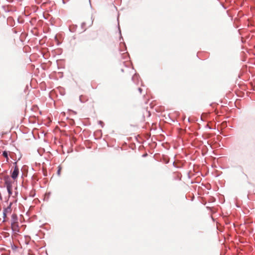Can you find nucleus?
Returning a JSON list of instances; mask_svg holds the SVG:
<instances>
[{"instance_id":"nucleus-2","label":"nucleus","mask_w":255,"mask_h":255,"mask_svg":"<svg viewBox=\"0 0 255 255\" xmlns=\"http://www.w3.org/2000/svg\"><path fill=\"white\" fill-rule=\"evenodd\" d=\"M4 181L6 186V188L9 194L12 193V181L8 175L4 177Z\"/></svg>"},{"instance_id":"nucleus-6","label":"nucleus","mask_w":255,"mask_h":255,"mask_svg":"<svg viewBox=\"0 0 255 255\" xmlns=\"http://www.w3.org/2000/svg\"><path fill=\"white\" fill-rule=\"evenodd\" d=\"M2 155H3L4 157H5L7 158V152H6V151H4V152H3V153H2Z\"/></svg>"},{"instance_id":"nucleus-5","label":"nucleus","mask_w":255,"mask_h":255,"mask_svg":"<svg viewBox=\"0 0 255 255\" xmlns=\"http://www.w3.org/2000/svg\"><path fill=\"white\" fill-rule=\"evenodd\" d=\"M61 167H58V170L57 171V174L58 175H60L61 174Z\"/></svg>"},{"instance_id":"nucleus-3","label":"nucleus","mask_w":255,"mask_h":255,"mask_svg":"<svg viewBox=\"0 0 255 255\" xmlns=\"http://www.w3.org/2000/svg\"><path fill=\"white\" fill-rule=\"evenodd\" d=\"M19 173V168L17 165L14 167V169L11 173V177L14 180L16 179Z\"/></svg>"},{"instance_id":"nucleus-4","label":"nucleus","mask_w":255,"mask_h":255,"mask_svg":"<svg viewBox=\"0 0 255 255\" xmlns=\"http://www.w3.org/2000/svg\"><path fill=\"white\" fill-rule=\"evenodd\" d=\"M11 212V208L10 207H8L6 209H5L3 211V216L4 218L6 217V214L8 213H10Z\"/></svg>"},{"instance_id":"nucleus-1","label":"nucleus","mask_w":255,"mask_h":255,"mask_svg":"<svg viewBox=\"0 0 255 255\" xmlns=\"http://www.w3.org/2000/svg\"><path fill=\"white\" fill-rule=\"evenodd\" d=\"M11 227L12 231L15 233L19 232V227L18 223L17 222V217L15 214L12 215V221L11 223Z\"/></svg>"}]
</instances>
